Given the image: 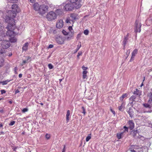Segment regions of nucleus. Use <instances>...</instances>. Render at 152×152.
<instances>
[{
	"label": "nucleus",
	"mask_w": 152,
	"mask_h": 152,
	"mask_svg": "<svg viewBox=\"0 0 152 152\" xmlns=\"http://www.w3.org/2000/svg\"><path fill=\"white\" fill-rule=\"evenodd\" d=\"M29 1H30V2L33 3L34 1H35V0H28Z\"/></svg>",
	"instance_id": "obj_59"
},
{
	"label": "nucleus",
	"mask_w": 152,
	"mask_h": 152,
	"mask_svg": "<svg viewBox=\"0 0 152 152\" xmlns=\"http://www.w3.org/2000/svg\"><path fill=\"white\" fill-rule=\"evenodd\" d=\"M15 121H12L9 124L10 126H12L15 123Z\"/></svg>",
	"instance_id": "obj_41"
},
{
	"label": "nucleus",
	"mask_w": 152,
	"mask_h": 152,
	"mask_svg": "<svg viewBox=\"0 0 152 152\" xmlns=\"http://www.w3.org/2000/svg\"><path fill=\"white\" fill-rule=\"evenodd\" d=\"M82 108L83 110V111L82 112V113H83L84 115H85L86 113L85 109L83 106L82 107Z\"/></svg>",
	"instance_id": "obj_38"
},
{
	"label": "nucleus",
	"mask_w": 152,
	"mask_h": 152,
	"mask_svg": "<svg viewBox=\"0 0 152 152\" xmlns=\"http://www.w3.org/2000/svg\"><path fill=\"white\" fill-rule=\"evenodd\" d=\"M19 92V91L18 89L16 90L15 91V93L16 94L17 93H18Z\"/></svg>",
	"instance_id": "obj_61"
},
{
	"label": "nucleus",
	"mask_w": 152,
	"mask_h": 152,
	"mask_svg": "<svg viewBox=\"0 0 152 152\" xmlns=\"http://www.w3.org/2000/svg\"><path fill=\"white\" fill-rule=\"evenodd\" d=\"M130 53V51L129 50H127L126 51V55L127 56L126 57V59L128 56H129V54Z\"/></svg>",
	"instance_id": "obj_36"
},
{
	"label": "nucleus",
	"mask_w": 152,
	"mask_h": 152,
	"mask_svg": "<svg viewBox=\"0 0 152 152\" xmlns=\"http://www.w3.org/2000/svg\"><path fill=\"white\" fill-rule=\"evenodd\" d=\"M152 112V110H148V111L145 110L144 111V113H151Z\"/></svg>",
	"instance_id": "obj_42"
},
{
	"label": "nucleus",
	"mask_w": 152,
	"mask_h": 152,
	"mask_svg": "<svg viewBox=\"0 0 152 152\" xmlns=\"http://www.w3.org/2000/svg\"><path fill=\"white\" fill-rule=\"evenodd\" d=\"M89 33V31L88 30H86L84 31V33L86 35H87Z\"/></svg>",
	"instance_id": "obj_39"
},
{
	"label": "nucleus",
	"mask_w": 152,
	"mask_h": 152,
	"mask_svg": "<svg viewBox=\"0 0 152 152\" xmlns=\"http://www.w3.org/2000/svg\"><path fill=\"white\" fill-rule=\"evenodd\" d=\"M87 77L86 75L83 74V79L86 78Z\"/></svg>",
	"instance_id": "obj_53"
},
{
	"label": "nucleus",
	"mask_w": 152,
	"mask_h": 152,
	"mask_svg": "<svg viewBox=\"0 0 152 152\" xmlns=\"http://www.w3.org/2000/svg\"><path fill=\"white\" fill-rule=\"evenodd\" d=\"M68 29L70 31V32H71V33H70V35H69V37H68V38L69 39V38H71L73 36L74 34V32L71 31L72 30V26H69Z\"/></svg>",
	"instance_id": "obj_18"
},
{
	"label": "nucleus",
	"mask_w": 152,
	"mask_h": 152,
	"mask_svg": "<svg viewBox=\"0 0 152 152\" xmlns=\"http://www.w3.org/2000/svg\"><path fill=\"white\" fill-rule=\"evenodd\" d=\"M135 32L137 33L138 32H140L141 31V27L142 25L141 23H139V21H136L135 23Z\"/></svg>",
	"instance_id": "obj_8"
},
{
	"label": "nucleus",
	"mask_w": 152,
	"mask_h": 152,
	"mask_svg": "<svg viewBox=\"0 0 152 152\" xmlns=\"http://www.w3.org/2000/svg\"><path fill=\"white\" fill-rule=\"evenodd\" d=\"M10 28H9V29L8 28H6L8 30L7 31L6 33L5 34L6 37L8 36L9 37H12L13 36H15V33L13 31V30H14L15 26V25L13 26V29H11L12 27L10 26Z\"/></svg>",
	"instance_id": "obj_6"
},
{
	"label": "nucleus",
	"mask_w": 152,
	"mask_h": 152,
	"mask_svg": "<svg viewBox=\"0 0 152 152\" xmlns=\"http://www.w3.org/2000/svg\"><path fill=\"white\" fill-rule=\"evenodd\" d=\"M26 63V60H24L23 61V65L24 64Z\"/></svg>",
	"instance_id": "obj_58"
},
{
	"label": "nucleus",
	"mask_w": 152,
	"mask_h": 152,
	"mask_svg": "<svg viewBox=\"0 0 152 152\" xmlns=\"http://www.w3.org/2000/svg\"><path fill=\"white\" fill-rule=\"evenodd\" d=\"M68 1L72 3H74L77 2L78 0H68Z\"/></svg>",
	"instance_id": "obj_34"
},
{
	"label": "nucleus",
	"mask_w": 152,
	"mask_h": 152,
	"mask_svg": "<svg viewBox=\"0 0 152 152\" xmlns=\"http://www.w3.org/2000/svg\"><path fill=\"white\" fill-rule=\"evenodd\" d=\"M64 8L66 11H69L72 10L73 9V6L70 4H67L65 5Z\"/></svg>",
	"instance_id": "obj_10"
},
{
	"label": "nucleus",
	"mask_w": 152,
	"mask_h": 152,
	"mask_svg": "<svg viewBox=\"0 0 152 152\" xmlns=\"http://www.w3.org/2000/svg\"><path fill=\"white\" fill-rule=\"evenodd\" d=\"M48 7L46 5L43 4L40 5L38 13L41 15H43L48 11Z\"/></svg>",
	"instance_id": "obj_4"
},
{
	"label": "nucleus",
	"mask_w": 152,
	"mask_h": 152,
	"mask_svg": "<svg viewBox=\"0 0 152 152\" xmlns=\"http://www.w3.org/2000/svg\"><path fill=\"white\" fill-rule=\"evenodd\" d=\"M3 25L2 24L0 23V30L2 29V28H3Z\"/></svg>",
	"instance_id": "obj_54"
},
{
	"label": "nucleus",
	"mask_w": 152,
	"mask_h": 152,
	"mask_svg": "<svg viewBox=\"0 0 152 152\" xmlns=\"http://www.w3.org/2000/svg\"><path fill=\"white\" fill-rule=\"evenodd\" d=\"M110 110L111 112L114 114L115 115V112L112 109H110Z\"/></svg>",
	"instance_id": "obj_55"
},
{
	"label": "nucleus",
	"mask_w": 152,
	"mask_h": 152,
	"mask_svg": "<svg viewBox=\"0 0 152 152\" xmlns=\"http://www.w3.org/2000/svg\"><path fill=\"white\" fill-rule=\"evenodd\" d=\"M88 73V72L87 71H83V74L86 75L87 73Z\"/></svg>",
	"instance_id": "obj_52"
},
{
	"label": "nucleus",
	"mask_w": 152,
	"mask_h": 152,
	"mask_svg": "<svg viewBox=\"0 0 152 152\" xmlns=\"http://www.w3.org/2000/svg\"><path fill=\"white\" fill-rule=\"evenodd\" d=\"M124 103H122L121 105L120 106L118 107V109L119 110L123 111L124 109Z\"/></svg>",
	"instance_id": "obj_26"
},
{
	"label": "nucleus",
	"mask_w": 152,
	"mask_h": 152,
	"mask_svg": "<svg viewBox=\"0 0 152 152\" xmlns=\"http://www.w3.org/2000/svg\"><path fill=\"white\" fill-rule=\"evenodd\" d=\"M78 4V5L77 6H78V8H79V7H80L81 6V4Z\"/></svg>",
	"instance_id": "obj_64"
},
{
	"label": "nucleus",
	"mask_w": 152,
	"mask_h": 152,
	"mask_svg": "<svg viewBox=\"0 0 152 152\" xmlns=\"http://www.w3.org/2000/svg\"><path fill=\"white\" fill-rule=\"evenodd\" d=\"M81 36V34H78L77 35V38H79V37H80Z\"/></svg>",
	"instance_id": "obj_57"
},
{
	"label": "nucleus",
	"mask_w": 152,
	"mask_h": 152,
	"mask_svg": "<svg viewBox=\"0 0 152 152\" xmlns=\"http://www.w3.org/2000/svg\"><path fill=\"white\" fill-rule=\"evenodd\" d=\"M128 34H127V35L126 36L124 37V40L123 41V43L124 45V47L126 43V42L128 39Z\"/></svg>",
	"instance_id": "obj_21"
},
{
	"label": "nucleus",
	"mask_w": 152,
	"mask_h": 152,
	"mask_svg": "<svg viewBox=\"0 0 152 152\" xmlns=\"http://www.w3.org/2000/svg\"><path fill=\"white\" fill-rule=\"evenodd\" d=\"M4 62V60L3 58H1L0 60V62L1 63V64L0 65V66L1 67L3 65V63Z\"/></svg>",
	"instance_id": "obj_31"
},
{
	"label": "nucleus",
	"mask_w": 152,
	"mask_h": 152,
	"mask_svg": "<svg viewBox=\"0 0 152 152\" xmlns=\"http://www.w3.org/2000/svg\"><path fill=\"white\" fill-rule=\"evenodd\" d=\"M57 17L56 13L54 12L51 11L48 13L46 16V18L49 21H51L55 19Z\"/></svg>",
	"instance_id": "obj_5"
},
{
	"label": "nucleus",
	"mask_w": 152,
	"mask_h": 152,
	"mask_svg": "<svg viewBox=\"0 0 152 152\" xmlns=\"http://www.w3.org/2000/svg\"><path fill=\"white\" fill-rule=\"evenodd\" d=\"M133 94L139 97L141 95V92L140 91L136 88L135 89V90L134 91Z\"/></svg>",
	"instance_id": "obj_15"
},
{
	"label": "nucleus",
	"mask_w": 152,
	"mask_h": 152,
	"mask_svg": "<svg viewBox=\"0 0 152 152\" xmlns=\"http://www.w3.org/2000/svg\"><path fill=\"white\" fill-rule=\"evenodd\" d=\"M28 42L26 43L22 48L23 50L26 51L28 49Z\"/></svg>",
	"instance_id": "obj_19"
},
{
	"label": "nucleus",
	"mask_w": 152,
	"mask_h": 152,
	"mask_svg": "<svg viewBox=\"0 0 152 152\" xmlns=\"http://www.w3.org/2000/svg\"><path fill=\"white\" fill-rule=\"evenodd\" d=\"M124 130L123 132H124V133H125V132H128V129L129 128L128 127H126V126H124Z\"/></svg>",
	"instance_id": "obj_33"
},
{
	"label": "nucleus",
	"mask_w": 152,
	"mask_h": 152,
	"mask_svg": "<svg viewBox=\"0 0 152 152\" xmlns=\"http://www.w3.org/2000/svg\"><path fill=\"white\" fill-rule=\"evenodd\" d=\"M56 13L57 16V15H59L62 13V12L60 9H58L56 11Z\"/></svg>",
	"instance_id": "obj_27"
},
{
	"label": "nucleus",
	"mask_w": 152,
	"mask_h": 152,
	"mask_svg": "<svg viewBox=\"0 0 152 152\" xmlns=\"http://www.w3.org/2000/svg\"><path fill=\"white\" fill-rule=\"evenodd\" d=\"M147 97L148 98V103H144L142 104L143 107L145 108H148V110H152V93L151 92L147 94Z\"/></svg>",
	"instance_id": "obj_1"
},
{
	"label": "nucleus",
	"mask_w": 152,
	"mask_h": 152,
	"mask_svg": "<svg viewBox=\"0 0 152 152\" xmlns=\"http://www.w3.org/2000/svg\"><path fill=\"white\" fill-rule=\"evenodd\" d=\"M134 56H134V55H132L131 57L130 60V61H131L134 60Z\"/></svg>",
	"instance_id": "obj_48"
},
{
	"label": "nucleus",
	"mask_w": 152,
	"mask_h": 152,
	"mask_svg": "<svg viewBox=\"0 0 152 152\" xmlns=\"http://www.w3.org/2000/svg\"><path fill=\"white\" fill-rule=\"evenodd\" d=\"M132 132H133L132 133L133 136L135 138L138 137V135H139V133L138 132L137 130H133Z\"/></svg>",
	"instance_id": "obj_16"
},
{
	"label": "nucleus",
	"mask_w": 152,
	"mask_h": 152,
	"mask_svg": "<svg viewBox=\"0 0 152 152\" xmlns=\"http://www.w3.org/2000/svg\"><path fill=\"white\" fill-rule=\"evenodd\" d=\"M53 47V45H52L50 44L49 45L48 48H52Z\"/></svg>",
	"instance_id": "obj_51"
},
{
	"label": "nucleus",
	"mask_w": 152,
	"mask_h": 152,
	"mask_svg": "<svg viewBox=\"0 0 152 152\" xmlns=\"http://www.w3.org/2000/svg\"><path fill=\"white\" fill-rule=\"evenodd\" d=\"M50 134H46L45 135V137L46 138H47V139H50Z\"/></svg>",
	"instance_id": "obj_43"
},
{
	"label": "nucleus",
	"mask_w": 152,
	"mask_h": 152,
	"mask_svg": "<svg viewBox=\"0 0 152 152\" xmlns=\"http://www.w3.org/2000/svg\"><path fill=\"white\" fill-rule=\"evenodd\" d=\"M28 111V109L26 108H24L22 110V112L23 113H25V112H27Z\"/></svg>",
	"instance_id": "obj_46"
},
{
	"label": "nucleus",
	"mask_w": 152,
	"mask_h": 152,
	"mask_svg": "<svg viewBox=\"0 0 152 152\" xmlns=\"http://www.w3.org/2000/svg\"><path fill=\"white\" fill-rule=\"evenodd\" d=\"M22 75L21 74H19L18 76L19 78H21L22 77Z\"/></svg>",
	"instance_id": "obj_60"
},
{
	"label": "nucleus",
	"mask_w": 152,
	"mask_h": 152,
	"mask_svg": "<svg viewBox=\"0 0 152 152\" xmlns=\"http://www.w3.org/2000/svg\"><path fill=\"white\" fill-rule=\"evenodd\" d=\"M17 67H15L14 68V71H15V74H17Z\"/></svg>",
	"instance_id": "obj_50"
},
{
	"label": "nucleus",
	"mask_w": 152,
	"mask_h": 152,
	"mask_svg": "<svg viewBox=\"0 0 152 152\" xmlns=\"http://www.w3.org/2000/svg\"><path fill=\"white\" fill-rule=\"evenodd\" d=\"M80 45H78L77 46V47L76 48V51H75V52H77L78 51V50L80 48L81 46V43H80Z\"/></svg>",
	"instance_id": "obj_35"
},
{
	"label": "nucleus",
	"mask_w": 152,
	"mask_h": 152,
	"mask_svg": "<svg viewBox=\"0 0 152 152\" xmlns=\"http://www.w3.org/2000/svg\"><path fill=\"white\" fill-rule=\"evenodd\" d=\"M1 45L3 49H7L10 46V43L9 41L3 40L1 43Z\"/></svg>",
	"instance_id": "obj_9"
},
{
	"label": "nucleus",
	"mask_w": 152,
	"mask_h": 152,
	"mask_svg": "<svg viewBox=\"0 0 152 152\" xmlns=\"http://www.w3.org/2000/svg\"><path fill=\"white\" fill-rule=\"evenodd\" d=\"M82 68L84 71H86V70L88 68L87 67H85L84 66H82Z\"/></svg>",
	"instance_id": "obj_45"
},
{
	"label": "nucleus",
	"mask_w": 152,
	"mask_h": 152,
	"mask_svg": "<svg viewBox=\"0 0 152 152\" xmlns=\"http://www.w3.org/2000/svg\"><path fill=\"white\" fill-rule=\"evenodd\" d=\"M91 134H89L88 136L86 137V141L88 142L91 138Z\"/></svg>",
	"instance_id": "obj_29"
},
{
	"label": "nucleus",
	"mask_w": 152,
	"mask_h": 152,
	"mask_svg": "<svg viewBox=\"0 0 152 152\" xmlns=\"http://www.w3.org/2000/svg\"><path fill=\"white\" fill-rule=\"evenodd\" d=\"M130 151L131 152H136L135 151L134 149H131Z\"/></svg>",
	"instance_id": "obj_62"
},
{
	"label": "nucleus",
	"mask_w": 152,
	"mask_h": 152,
	"mask_svg": "<svg viewBox=\"0 0 152 152\" xmlns=\"http://www.w3.org/2000/svg\"><path fill=\"white\" fill-rule=\"evenodd\" d=\"M10 17L7 16L5 17V21L6 22L8 23V26L6 27V28H8L9 29L10 28V26L12 27V28L13 29V26L15 25V22L14 19L12 17H11L10 15Z\"/></svg>",
	"instance_id": "obj_2"
},
{
	"label": "nucleus",
	"mask_w": 152,
	"mask_h": 152,
	"mask_svg": "<svg viewBox=\"0 0 152 152\" xmlns=\"http://www.w3.org/2000/svg\"><path fill=\"white\" fill-rule=\"evenodd\" d=\"M6 92V91L4 90H2L1 91V94H3L5 93Z\"/></svg>",
	"instance_id": "obj_49"
},
{
	"label": "nucleus",
	"mask_w": 152,
	"mask_h": 152,
	"mask_svg": "<svg viewBox=\"0 0 152 152\" xmlns=\"http://www.w3.org/2000/svg\"><path fill=\"white\" fill-rule=\"evenodd\" d=\"M128 94L127 93H125L122 95L121 96L120 98V100L121 101H123L124 98L127 96Z\"/></svg>",
	"instance_id": "obj_22"
},
{
	"label": "nucleus",
	"mask_w": 152,
	"mask_h": 152,
	"mask_svg": "<svg viewBox=\"0 0 152 152\" xmlns=\"http://www.w3.org/2000/svg\"><path fill=\"white\" fill-rule=\"evenodd\" d=\"M11 80H6V82L7 83H8L10 82Z\"/></svg>",
	"instance_id": "obj_63"
},
{
	"label": "nucleus",
	"mask_w": 152,
	"mask_h": 152,
	"mask_svg": "<svg viewBox=\"0 0 152 152\" xmlns=\"http://www.w3.org/2000/svg\"><path fill=\"white\" fill-rule=\"evenodd\" d=\"M7 0L9 2L11 3H16L18 1V0Z\"/></svg>",
	"instance_id": "obj_32"
},
{
	"label": "nucleus",
	"mask_w": 152,
	"mask_h": 152,
	"mask_svg": "<svg viewBox=\"0 0 152 152\" xmlns=\"http://www.w3.org/2000/svg\"><path fill=\"white\" fill-rule=\"evenodd\" d=\"M128 113L129 114L131 118L133 116V112L132 111V110L131 108H129V110L127 111Z\"/></svg>",
	"instance_id": "obj_20"
},
{
	"label": "nucleus",
	"mask_w": 152,
	"mask_h": 152,
	"mask_svg": "<svg viewBox=\"0 0 152 152\" xmlns=\"http://www.w3.org/2000/svg\"><path fill=\"white\" fill-rule=\"evenodd\" d=\"M82 54V52L81 51L79 52L78 53V54L77 56V57L78 58H79V56H81Z\"/></svg>",
	"instance_id": "obj_44"
},
{
	"label": "nucleus",
	"mask_w": 152,
	"mask_h": 152,
	"mask_svg": "<svg viewBox=\"0 0 152 152\" xmlns=\"http://www.w3.org/2000/svg\"><path fill=\"white\" fill-rule=\"evenodd\" d=\"M56 40L59 44H62L64 42V39L62 37L59 36L56 37Z\"/></svg>",
	"instance_id": "obj_12"
},
{
	"label": "nucleus",
	"mask_w": 152,
	"mask_h": 152,
	"mask_svg": "<svg viewBox=\"0 0 152 152\" xmlns=\"http://www.w3.org/2000/svg\"><path fill=\"white\" fill-rule=\"evenodd\" d=\"M76 14L73 13L72 14L70 15V18H67L66 22L67 23H71L70 22V21H72V22H74V21L76 19Z\"/></svg>",
	"instance_id": "obj_7"
},
{
	"label": "nucleus",
	"mask_w": 152,
	"mask_h": 152,
	"mask_svg": "<svg viewBox=\"0 0 152 152\" xmlns=\"http://www.w3.org/2000/svg\"><path fill=\"white\" fill-rule=\"evenodd\" d=\"M0 83H2L3 85H6L7 84L6 80L1 82Z\"/></svg>",
	"instance_id": "obj_47"
},
{
	"label": "nucleus",
	"mask_w": 152,
	"mask_h": 152,
	"mask_svg": "<svg viewBox=\"0 0 152 152\" xmlns=\"http://www.w3.org/2000/svg\"><path fill=\"white\" fill-rule=\"evenodd\" d=\"M62 32L63 34L65 35H66L68 34H69V35H70V33L67 32L65 30H63L62 31Z\"/></svg>",
	"instance_id": "obj_30"
},
{
	"label": "nucleus",
	"mask_w": 152,
	"mask_h": 152,
	"mask_svg": "<svg viewBox=\"0 0 152 152\" xmlns=\"http://www.w3.org/2000/svg\"><path fill=\"white\" fill-rule=\"evenodd\" d=\"M124 132H121V133H118L117 134V137L118 139H120L122 138V136H123Z\"/></svg>",
	"instance_id": "obj_25"
},
{
	"label": "nucleus",
	"mask_w": 152,
	"mask_h": 152,
	"mask_svg": "<svg viewBox=\"0 0 152 152\" xmlns=\"http://www.w3.org/2000/svg\"><path fill=\"white\" fill-rule=\"evenodd\" d=\"M17 147H13L12 148V149L14 151H16V149L17 148Z\"/></svg>",
	"instance_id": "obj_56"
},
{
	"label": "nucleus",
	"mask_w": 152,
	"mask_h": 152,
	"mask_svg": "<svg viewBox=\"0 0 152 152\" xmlns=\"http://www.w3.org/2000/svg\"><path fill=\"white\" fill-rule=\"evenodd\" d=\"M127 125L129 126L128 127L131 130L133 129L134 127V124L132 120H129L127 123Z\"/></svg>",
	"instance_id": "obj_11"
},
{
	"label": "nucleus",
	"mask_w": 152,
	"mask_h": 152,
	"mask_svg": "<svg viewBox=\"0 0 152 152\" xmlns=\"http://www.w3.org/2000/svg\"><path fill=\"white\" fill-rule=\"evenodd\" d=\"M63 25V22L62 20H58L56 23V27L57 28H60L62 27Z\"/></svg>",
	"instance_id": "obj_13"
},
{
	"label": "nucleus",
	"mask_w": 152,
	"mask_h": 152,
	"mask_svg": "<svg viewBox=\"0 0 152 152\" xmlns=\"http://www.w3.org/2000/svg\"><path fill=\"white\" fill-rule=\"evenodd\" d=\"M5 49H1L0 50V53L2 54L5 53Z\"/></svg>",
	"instance_id": "obj_40"
},
{
	"label": "nucleus",
	"mask_w": 152,
	"mask_h": 152,
	"mask_svg": "<svg viewBox=\"0 0 152 152\" xmlns=\"http://www.w3.org/2000/svg\"><path fill=\"white\" fill-rule=\"evenodd\" d=\"M137 96L136 95H132L129 98V100L130 101H132V102H131V104H133V102H137V101L136 100V98Z\"/></svg>",
	"instance_id": "obj_17"
},
{
	"label": "nucleus",
	"mask_w": 152,
	"mask_h": 152,
	"mask_svg": "<svg viewBox=\"0 0 152 152\" xmlns=\"http://www.w3.org/2000/svg\"><path fill=\"white\" fill-rule=\"evenodd\" d=\"M40 5L37 3H35L33 5V7L35 11H38L40 7Z\"/></svg>",
	"instance_id": "obj_14"
},
{
	"label": "nucleus",
	"mask_w": 152,
	"mask_h": 152,
	"mask_svg": "<svg viewBox=\"0 0 152 152\" xmlns=\"http://www.w3.org/2000/svg\"><path fill=\"white\" fill-rule=\"evenodd\" d=\"M9 39L10 41L12 42H16L17 39L16 38L13 36L12 37H10Z\"/></svg>",
	"instance_id": "obj_23"
},
{
	"label": "nucleus",
	"mask_w": 152,
	"mask_h": 152,
	"mask_svg": "<svg viewBox=\"0 0 152 152\" xmlns=\"http://www.w3.org/2000/svg\"><path fill=\"white\" fill-rule=\"evenodd\" d=\"M18 6L15 4H13L11 7L12 10L9 12V13H10V15L13 18H15L16 15V12H19Z\"/></svg>",
	"instance_id": "obj_3"
},
{
	"label": "nucleus",
	"mask_w": 152,
	"mask_h": 152,
	"mask_svg": "<svg viewBox=\"0 0 152 152\" xmlns=\"http://www.w3.org/2000/svg\"><path fill=\"white\" fill-rule=\"evenodd\" d=\"M70 114V112L69 110L67 111V113L66 115V120L67 122H68L69 120V116Z\"/></svg>",
	"instance_id": "obj_24"
},
{
	"label": "nucleus",
	"mask_w": 152,
	"mask_h": 152,
	"mask_svg": "<svg viewBox=\"0 0 152 152\" xmlns=\"http://www.w3.org/2000/svg\"><path fill=\"white\" fill-rule=\"evenodd\" d=\"M48 66L50 69H51L53 68V66L51 64H49Z\"/></svg>",
	"instance_id": "obj_37"
},
{
	"label": "nucleus",
	"mask_w": 152,
	"mask_h": 152,
	"mask_svg": "<svg viewBox=\"0 0 152 152\" xmlns=\"http://www.w3.org/2000/svg\"><path fill=\"white\" fill-rule=\"evenodd\" d=\"M138 50L137 49H134L132 53V55H134V56H135V55L137 53Z\"/></svg>",
	"instance_id": "obj_28"
}]
</instances>
